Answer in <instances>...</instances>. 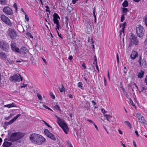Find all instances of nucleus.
<instances>
[{
	"mask_svg": "<svg viewBox=\"0 0 147 147\" xmlns=\"http://www.w3.org/2000/svg\"><path fill=\"white\" fill-rule=\"evenodd\" d=\"M21 114H19L14 117L13 119L11 120L9 122H5V125H10L12 123L15 121L19 117L21 116Z\"/></svg>",
	"mask_w": 147,
	"mask_h": 147,
	"instance_id": "obj_12",
	"label": "nucleus"
},
{
	"mask_svg": "<svg viewBox=\"0 0 147 147\" xmlns=\"http://www.w3.org/2000/svg\"><path fill=\"white\" fill-rule=\"evenodd\" d=\"M124 95L125 96L129 98V95L127 93H126V94H124Z\"/></svg>",
	"mask_w": 147,
	"mask_h": 147,
	"instance_id": "obj_62",
	"label": "nucleus"
},
{
	"mask_svg": "<svg viewBox=\"0 0 147 147\" xmlns=\"http://www.w3.org/2000/svg\"><path fill=\"white\" fill-rule=\"evenodd\" d=\"M121 9L122 10V13L129 11V10L127 8H125L124 7V8L122 7L121 8Z\"/></svg>",
	"mask_w": 147,
	"mask_h": 147,
	"instance_id": "obj_28",
	"label": "nucleus"
},
{
	"mask_svg": "<svg viewBox=\"0 0 147 147\" xmlns=\"http://www.w3.org/2000/svg\"><path fill=\"white\" fill-rule=\"evenodd\" d=\"M141 116H143L141 115L140 113H137L136 114V117L138 119H139V118H141Z\"/></svg>",
	"mask_w": 147,
	"mask_h": 147,
	"instance_id": "obj_31",
	"label": "nucleus"
},
{
	"mask_svg": "<svg viewBox=\"0 0 147 147\" xmlns=\"http://www.w3.org/2000/svg\"><path fill=\"white\" fill-rule=\"evenodd\" d=\"M1 18L2 21L5 23L6 24L10 26L12 25V23L10 20L5 15H3L1 16Z\"/></svg>",
	"mask_w": 147,
	"mask_h": 147,
	"instance_id": "obj_9",
	"label": "nucleus"
},
{
	"mask_svg": "<svg viewBox=\"0 0 147 147\" xmlns=\"http://www.w3.org/2000/svg\"><path fill=\"white\" fill-rule=\"evenodd\" d=\"M144 93L145 94H147V88H146V89L144 90L143 91Z\"/></svg>",
	"mask_w": 147,
	"mask_h": 147,
	"instance_id": "obj_63",
	"label": "nucleus"
},
{
	"mask_svg": "<svg viewBox=\"0 0 147 147\" xmlns=\"http://www.w3.org/2000/svg\"><path fill=\"white\" fill-rule=\"evenodd\" d=\"M25 15V19L27 22H28L29 20V18L28 16L26 14Z\"/></svg>",
	"mask_w": 147,
	"mask_h": 147,
	"instance_id": "obj_43",
	"label": "nucleus"
},
{
	"mask_svg": "<svg viewBox=\"0 0 147 147\" xmlns=\"http://www.w3.org/2000/svg\"><path fill=\"white\" fill-rule=\"evenodd\" d=\"M0 56L1 58L3 59H6V55L3 52H1L0 53Z\"/></svg>",
	"mask_w": 147,
	"mask_h": 147,
	"instance_id": "obj_23",
	"label": "nucleus"
},
{
	"mask_svg": "<svg viewBox=\"0 0 147 147\" xmlns=\"http://www.w3.org/2000/svg\"><path fill=\"white\" fill-rule=\"evenodd\" d=\"M146 89V88H145L144 87H142L141 90H139V91L140 93H141V92H143Z\"/></svg>",
	"mask_w": 147,
	"mask_h": 147,
	"instance_id": "obj_45",
	"label": "nucleus"
},
{
	"mask_svg": "<svg viewBox=\"0 0 147 147\" xmlns=\"http://www.w3.org/2000/svg\"><path fill=\"white\" fill-rule=\"evenodd\" d=\"M53 20L55 24H59V21L58 19H53Z\"/></svg>",
	"mask_w": 147,
	"mask_h": 147,
	"instance_id": "obj_41",
	"label": "nucleus"
},
{
	"mask_svg": "<svg viewBox=\"0 0 147 147\" xmlns=\"http://www.w3.org/2000/svg\"><path fill=\"white\" fill-rule=\"evenodd\" d=\"M122 6L124 8L127 7L128 6V3L126 0H125L122 4Z\"/></svg>",
	"mask_w": 147,
	"mask_h": 147,
	"instance_id": "obj_22",
	"label": "nucleus"
},
{
	"mask_svg": "<svg viewBox=\"0 0 147 147\" xmlns=\"http://www.w3.org/2000/svg\"><path fill=\"white\" fill-rule=\"evenodd\" d=\"M27 86V84H25L24 83H23L22 84V85L21 86V88H25Z\"/></svg>",
	"mask_w": 147,
	"mask_h": 147,
	"instance_id": "obj_50",
	"label": "nucleus"
},
{
	"mask_svg": "<svg viewBox=\"0 0 147 147\" xmlns=\"http://www.w3.org/2000/svg\"><path fill=\"white\" fill-rule=\"evenodd\" d=\"M138 26L136 28V31L137 35L141 38H142L144 33V28L140 24L138 25Z\"/></svg>",
	"mask_w": 147,
	"mask_h": 147,
	"instance_id": "obj_5",
	"label": "nucleus"
},
{
	"mask_svg": "<svg viewBox=\"0 0 147 147\" xmlns=\"http://www.w3.org/2000/svg\"><path fill=\"white\" fill-rule=\"evenodd\" d=\"M49 138L51 139V140L55 141L56 140V138L54 136V135L51 133V134L47 136Z\"/></svg>",
	"mask_w": 147,
	"mask_h": 147,
	"instance_id": "obj_20",
	"label": "nucleus"
},
{
	"mask_svg": "<svg viewBox=\"0 0 147 147\" xmlns=\"http://www.w3.org/2000/svg\"><path fill=\"white\" fill-rule=\"evenodd\" d=\"M54 108L55 110L57 111H61V108L58 105H56L54 106Z\"/></svg>",
	"mask_w": 147,
	"mask_h": 147,
	"instance_id": "obj_25",
	"label": "nucleus"
},
{
	"mask_svg": "<svg viewBox=\"0 0 147 147\" xmlns=\"http://www.w3.org/2000/svg\"><path fill=\"white\" fill-rule=\"evenodd\" d=\"M50 95L51 97L53 99H54L55 98V96L52 93L50 94Z\"/></svg>",
	"mask_w": 147,
	"mask_h": 147,
	"instance_id": "obj_48",
	"label": "nucleus"
},
{
	"mask_svg": "<svg viewBox=\"0 0 147 147\" xmlns=\"http://www.w3.org/2000/svg\"><path fill=\"white\" fill-rule=\"evenodd\" d=\"M135 132L136 134V135L137 137H138L139 134H138V131L137 130H136V131H135Z\"/></svg>",
	"mask_w": 147,
	"mask_h": 147,
	"instance_id": "obj_59",
	"label": "nucleus"
},
{
	"mask_svg": "<svg viewBox=\"0 0 147 147\" xmlns=\"http://www.w3.org/2000/svg\"><path fill=\"white\" fill-rule=\"evenodd\" d=\"M82 67L83 68L82 69H85L86 68L85 65H82Z\"/></svg>",
	"mask_w": 147,
	"mask_h": 147,
	"instance_id": "obj_61",
	"label": "nucleus"
},
{
	"mask_svg": "<svg viewBox=\"0 0 147 147\" xmlns=\"http://www.w3.org/2000/svg\"><path fill=\"white\" fill-rule=\"evenodd\" d=\"M105 116L106 117L107 119L109 121L108 118L111 117V116L109 115H105Z\"/></svg>",
	"mask_w": 147,
	"mask_h": 147,
	"instance_id": "obj_49",
	"label": "nucleus"
},
{
	"mask_svg": "<svg viewBox=\"0 0 147 147\" xmlns=\"http://www.w3.org/2000/svg\"><path fill=\"white\" fill-rule=\"evenodd\" d=\"M66 142L69 147H73L69 141L67 140Z\"/></svg>",
	"mask_w": 147,
	"mask_h": 147,
	"instance_id": "obj_44",
	"label": "nucleus"
},
{
	"mask_svg": "<svg viewBox=\"0 0 147 147\" xmlns=\"http://www.w3.org/2000/svg\"><path fill=\"white\" fill-rule=\"evenodd\" d=\"M7 140V139H5V141L6 140ZM11 143L5 141L3 144V146L4 147H8L11 146Z\"/></svg>",
	"mask_w": 147,
	"mask_h": 147,
	"instance_id": "obj_16",
	"label": "nucleus"
},
{
	"mask_svg": "<svg viewBox=\"0 0 147 147\" xmlns=\"http://www.w3.org/2000/svg\"><path fill=\"white\" fill-rule=\"evenodd\" d=\"M144 43L146 45H147V37L146 38L145 40Z\"/></svg>",
	"mask_w": 147,
	"mask_h": 147,
	"instance_id": "obj_64",
	"label": "nucleus"
},
{
	"mask_svg": "<svg viewBox=\"0 0 147 147\" xmlns=\"http://www.w3.org/2000/svg\"><path fill=\"white\" fill-rule=\"evenodd\" d=\"M142 61V63H141V57H140L138 60V62L139 63H140V64H146L145 59H143Z\"/></svg>",
	"mask_w": 147,
	"mask_h": 147,
	"instance_id": "obj_18",
	"label": "nucleus"
},
{
	"mask_svg": "<svg viewBox=\"0 0 147 147\" xmlns=\"http://www.w3.org/2000/svg\"><path fill=\"white\" fill-rule=\"evenodd\" d=\"M3 12L6 14L11 15L13 13L12 9L8 6L5 7L3 9Z\"/></svg>",
	"mask_w": 147,
	"mask_h": 147,
	"instance_id": "obj_11",
	"label": "nucleus"
},
{
	"mask_svg": "<svg viewBox=\"0 0 147 147\" xmlns=\"http://www.w3.org/2000/svg\"><path fill=\"white\" fill-rule=\"evenodd\" d=\"M61 86V88H59L60 91L61 92H62L63 91L65 92V88L64 87L63 85V84H62Z\"/></svg>",
	"mask_w": 147,
	"mask_h": 147,
	"instance_id": "obj_30",
	"label": "nucleus"
},
{
	"mask_svg": "<svg viewBox=\"0 0 147 147\" xmlns=\"http://www.w3.org/2000/svg\"><path fill=\"white\" fill-rule=\"evenodd\" d=\"M144 74V72L142 71H141L138 73V77L140 78H142L143 77Z\"/></svg>",
	"mask_w": 147,
	"mask_h": 147,
	"instance_id": "obj_24",
	"label": "nucleus"
},
{
	"mask_svg": "<svg viewBox=\"0 0 147 147\" xmlns=\"http://www.w3.org/2000/svg\"><path fill=\"white\" fill-rule=\"evenodd\" d=\"M73 58V56L72 55H69L68 57V59L70 61Z\"/></svg>",
	"mask_w": 147,
	"mask_h": 147,
	"instance_id": "obj_51",
	"label": "nucleus"
},
{
	"mask_svg": "<svg viewBox=\"0 0 147 147\" xmlns=\"http://www.w3.org/2000/svg\"><path fill=\"white\" fill-rule=\"evenodd\" d=\"M53 19H60V17L57 13H54L53 15Z\"/></svg>",
	"mask_w": 147,
	"mask_h": 147,
	"instance_id": "obj_21",
	"label": "nucleus"
},
{
	"mask_svg": "<svg viewBox=\"0 0 147 147\" xmlns=\"http://www.w3.org/2000/svg\"><path fill=\"white\" fill-rule=\"evenodd\" d=\"M139 121L141 123L146 124L147 125V124L146 123V121L144 117L143 116H141V117L140 118H139V119H138Z\"/></svg>",
	"mask_w": 147,
	"mask_h": 147,
	"instance_id": "obj_17",
	"label": "nucleus"
},
{
	"mask_svg": "<svg viewBox=\"0 0 147 147\" xmlns=\"http://www.w3.org/2000/svg\"><path fill=\"white\" fill-rule=\"evenodd\" d=\"M123 71L125 74L127 72V70L126 69V68L125 67H124L123 69Z\"/></svg>",
	"mask_w": 147,
	"mask_h": 147,
	"instance_id": "obj_52",
	"label": "nucleus"
},
{
	"mask_svg": "<svg viewBox=\"0 0 147 147\" xmlns=\"http://www.w3.org/2000/svg\"><path fill=\"white\" fill-rule=\"evenodd\" d=\"M129 102L133 106H135L134 103L133 102V101L130 98H129Z\"/></svg>",
	"mask_w": 147,
	"mask_h": 147,
	"instance_id": "obj_38",
	"label": "nucleus"
},
{
	"mask_svg": "<svg viewBox=\"0 0 147 147\" xmlns=\"http://www.w3.org/2000/svg\"><path fill=\"white\" fill-rule=\"evenodd\" d=\"M42 107L43 108H44L45 109H47L49 110H50L51 111H52V110L51 109H50V108L48 106H47L45 105H43L42 106Z\"/></svg>",
	"mask_w": 147,
	"mask_h": 147,
	"instance_id": "obj_37",
	"label": "nucleus"
},
{
	"mask_svg": "<svg viewBox=\"0 0 147 147\" xmlns=\"http://www.w3.org/2000/svg\"><path fill=\"white\" fill-rule=\"evenodd\" d=\"M127 26V23L126 22H124L122 24H121L120 25V27H122V28H125V27Z\"/></svg>",
	"mask_w": 147,
	"mask_h": 147,
	"instance_id": "obj_32",
	"label": "nucleus"
},
{
	"mask_svg": "<svg viewBox=\"0 0 147 147\" xmlns=\"http://www.w3.org/2000/svg\"><path fill=\"white\" fill-rule=\"evenodd\" d=\"M9 35L10 37L12 39H15L16 36V33L14 30L10 28L8 30Z\"/></svg>",
	"mask_w": 147,
	"mask_h": 147,
	"instance_id": "obj_10",
	"label": "nucleus"
},
{
	"mask_svg": "<svg viewBox=\"0 0 147 147\" xmlns=\"http://www.w3.org/2000/svg\"><path fill=\"white\" fill-rule=\"evenodd\" d=\"M104 85L105 86L107 84V81L106 79L105 78H104Z\"/></svg>",
	"mask_w": 147,
	"mask_h": 147,
	"instance_id": "obj_57",
	"label": "nucleus"
},
{
	"mask_svg": "<svg viewBox=\"0 0 147 147\" xmlns=\"http://www.w3.org/2000/svg\"><path fill=\"white\" fill-rule=\"evenodd\" d=\"M144 23L145 24L147 27V18H146L144 19Z\"/></svg>",
	"mask_w": 147,
	"mask_h": 147,
	"instance_id": "obj_53",
	"label": "nucleus"
},
{
	"mask_svg": "<svg viewBox=\"0 0 147 147\" xmlns=\"http://www.w3.org/2000/svg\"><path fill=\"white\" fill-rule=\"evenodd\" d=\"M131 34L129 38V42L128 45V48L132 47L133 45H137L139 44V40L136 36L132 33H131Z\"/></svg>",
	"mask_w": 147,
	"mask_h": 147,
	"instance_id": "obj_3",
	"label": "nucleus"
},
{
	"mask_svg": "<svg viewBox=\"0 0 147 147\" xmlns=\"http://www.w3.org/2000/svg\"><path fill=\"white\" fill-rule=\"evenodd\" d=\"M37 95L38 99L40 100H42V96L40 95V94L39 93H37Z\"/></svg>",
	"mask_w": 147,
	"mask_h": 147,
	"instance_id": "obj_42",
	"label": "nucleus"
},
{
	"mask_svg": "<svg viewBox=\"0 0 147 147\" xmlns=\"http://www.w3.org/2000/svg\"><path fill=\"white\" fill-rule=\"evenodd\" d=\"M65 24L67 26L68 25V23L69 18H68V17L67 16H66L65 17Z\"/></svg>",
	"mask_w": 147,
	"mask_h": 147,
	"instance_id": "obj_33",
	"label": "nucleus"
},
{
	"mask_svg": "<svg viewBox=\"0 0 147 147\" xmlns=\"http://www.w3.org/2000/svg\"><path fill=\"white\" fill-rule=\"evenodd\" d=\"M121 88H122L123 92V93L125 94L127 93V92L125 91V88L123 87V86H121Z\"/></svg>",
	"mask_w": 147,
	"mask_h": 147,
	"instance_id": "obj_46",
	"label": "nucleus"
},
{
	"mask_svg": "<svg viewBox=\"0 0 147 147\" xmlns=\"http://www.w3.org/2000/svg\"><path fill=\"white\" fill-rule=\"evenodd\" d=\"M26 35L30 37V38H33V36L29 32H27L26 33Z\"/></svg>",
	"mask_w": 147,
	"mask_h": 147,
	"instance_id": "obj_39",
	"label": "nucleus"
},
{
	"mask_svg": "<svg viewBox=\"0 0 147 147\" xmlns=\"http://www.w3.org/2000/svg\"><path fill=\"white\" fill-rule=\"evenodd\" d=\"M13 7L15 9L16 12H17L18 9L17 4L16 3H14L13 5Z\"/></svg>",
	"mask_w": 147,
	"mask_h": 147,
	"instance_id": "obj_40",
	"label": "nucleus"
},
{
	"mask_svg": "<svg viewBox=\"0 0 147 147\" xmlns=\"http://www.w3.org/2000/svg\"><path fill=\"white\" fill-rule=\"evenodd\" d=\"M96 11V7L95 6L93 8V16L94 18H96V16L95 14V12Z\"/></svg>",
	"mask_w": 147,
	"mask_h": 147,
	"instance_id": "obj_35",
	"label": "nucleus"
},
{
	"mask_svg": "<svg viewBox=\"0 0 147 147\" xmlns=\"http://www.w3.org/2000/svg\"><path fill=\"white\" fill-rule=\"evenodd\" d=\"M94 61L93 63L94 64H97V59L96 55L94 56Z\"/></svg>",
	"mask_w": 147,
	"mask_h": 147,
	"instance_id": "obj_34",
	"label": "nucleus"
},
{
	"mask_svg": "<svg viewBox=\"0 0 147 147\" xmlns=\"http://www.w3.org/2000/svg\"><path fill=\"white\" fill-rule=\"evenodd\" d=\"M79 0H72V3L73 4H76L77 1H78Z\"/></svg>",
	"mask_w": 147,
	"mask_h": 147,
	"instance_id": "obj_55",
	"label": "nucleus"
},
{
	"mask_svg": "<svg viewBox=\"0 0 147 147\" xmlns=\"http://www.w3.org/2000/svg\"><path fill=\"white\" fill-rule=\"evenodd\" d=\"M87 121L90 122V123H93V124H94V122L91 120H90V119H87Z\"/></svg>",
	"mask_w": 147,
	"mask_h": 147,
	"instance_id": "obj_60",
	"label": "nucleus"
},
{
	"mask_svg": "<svg viewBox=\"0 0 147 147\" xmlns=\"http://www.w3.org/2000/svg\"><path fill=\"white\" fill-rule=\"evenodd\" d=\"M101 111L103 113H106V111L104 109H102L101 110Z\"/></svg>",
	"mask_w": 147,
	"mask_h": 147,
	"instance_id": "obj_58",
	"label": "nucleus"
},
{
	"mask_svg": "<svg viewBox=\"0 0 147 147\" xmlns=\"http://www.w3.org/2000/svg\"><path fill=\"white\" fill-rule=\"evenodd\" d=\"M55 117L57 119V124L62 128L66 134H68L69 129L67 125L65 123L63 120L58 117L57 115H56Z\"/></svg>",
	"mask_w": 147,
	"mask_h": 147,
	"instance_id": "obj_2",
	"label": "nucleus"
},
{
	"mask_svg": "<svg viewBox=\"0 0 147 147\" xmlns=\"http://www.w3.org/2000/svg\"><path fill=\"white\" fill-rule=\"evenodd\" d=\"M42 59L43 60V61L46 64H47V63L46 61L45 58H44L42 57Z\"/></svg>",
	"mask_w": 147,
	"mask_h": 147,
	"instance_id": "obj_54",
	"label": "nucleus"
},
{
	"mask_svg": "<svg viewBox=\"0 0 147 147\" xmlns=\"http://www.w3.org/2000/svg\"><path fill=\"white\" fill-rule=\"evenodd\" d=\"M11 47L12 51L16 52L19 53L20 52L19 48L18 47H16L14 44H11Z\"/></svg>",
	"mask_w": 147,
	"mask_h": 147,
	"instance_id": "obj_13",
	"label": "nucleus"
},
{
	"mask_svg": "<svg viewBox=\"0 0 147 147\" xmlns=\"http://www.w3.org/2000/svg\"><path fill=\"white\" fill-rule=\"evenodd\" d=\"M22 78L21 76L20 75L14 74L11 76L10 78V80L12 82H19L22 80Z\"/></svg>",
	"mask_w": 147,
	"mask_h": 147,
	"instance_id": "obj_7",
	"label": "nucleus"
},
{
	"mask_svg": "<svg viewBox=\"0 0 147 147\" xmlns=\"http://www.w3.org/2000/svg\"><path fill=\"white\" fill-rule=\"evenodd\" d=\"M0 49L5 51L7 52L9 49L8 44L4 41H0Z\"/></svg>",
	"mask_w": 147,
	"mask_h": 147,
	"instance_id": "obj_6",
	"label": "nucleus"
},
{
	"mask_svg": "<svg viewBox=\"0 0 147 147\" xmlns=\"http://www.w3.org/2000/svg\"><path fill=\"white\" fill-rule=\"evenodd\" d=\"M125 19L124 14H122L121 18V22H123Z\"/></svg>",
	"mask_w": 147,
	"mask_h": 147,
	"instance_id": "obj_36",
	"label": "nucleus"
},
{
	"mask_svg": "<svg viewBox=\"0 0 147 147\" xmlns=\"http://www.w3.org/2000/svg\"><path fill=\"white\" fill-rule=\"evenodd\" d=\"M4 106L5 107H7L8 108H10L11 107H17L15 105V104L14 103H12L11 104H9L5 105Z\"/></svg>",
	"mask_w": 147,
	"mask_h": 147,
	"instance_id": "obj_19",
	"label": "nucleus"
},
{
	"mask_svg": "<svg viewBox=\"0 0 147 147\" xmlns=\"http://www.w3.org/2000/svg\"><path fill=\"white\" fill-rule=\"evenodd\" d=\"M27 51L26 48L25 47H22L20 48L19 53L25 54Z\"/></svg>",
	"mask_w": 147,
	"mask_h": 147,
	"instance_id": "obj_15",
	"label": "nucleus"
},
{
	"mask_svg": "<svg viewBox=\"0 0 147 147\" xmlns=\"http://www.w3.org/2000/svg\"><path fill=\"white\" fill-rule=\"evenodd\" d=\"M124 123L125 124H127L128 126L129 127L130 129L131 128V125L130 123L128 121H125Z\"/></svg>",
	"mask_w": 147,
	"mask_h": 147,
	"instance_id": "obj_29",
	"label": "nucleus"
},
{
	"mask_svg": "<svg viewBox=\"0 0 147 147\" xmlns=\"http://www.w3.org/2000/svg\"><path fill=\"white\" fill-rule=\"evenodd\" d=\"M44 133L45 134L47 137L48 135L51 134V133L47 129H46L44 130Z\"/></svg>",
	"mask_w": 147,
	"mask_h": 147,
	"instance_id": "obj_26",
	"label": "nucleus"
},
{
	"mask_svg": "<svg viewBox=\"0 0 147 147\" xmlns=\"http://www.w3.org/2000/svg\"><path fill=\"white\" fill-rule=\"evenodd\" d=\"M83 86V85L82 83V82H79L78 84V87H79L82 90H84V88Z\"/></svg>",
	"mask_w": 147,
	"mask_h": 147,
	"instance_id": "obj_27",
	"label": "nucleus"
},
{
	"mask_svg": "<svg viewBox=\"0 0 147 147\" xmlns=\"http://www.w3.org/2000/svg\"><path fill=\"white\" fill-rule=\"evenodd\" d=\"M138 53L135 51H132L130 57L132 59H135L137 56Z\"/></svg>",
	"mask_w": 147,
	"mask_h": 147,
	"instance_id": "obj_14",
	"label": "nucleus"
},
{
	"mask_svg": "<svg viewBox=\"0 0 147 147\" xmlns=\"http://www.w3.org/2000/svg\"><path fill=\"white\" fill-rule=\"evenodd\" d=\"M84 25L86 26V30L88 32H89L91 27V22L90 20L88 18H84L83 21Z\"/></svg>",
	"mask_w": 147,
	"mask_h": 147,
	"instance_id": "obj_8",
	"label": "nucleus"
},
{
	"mask_svg": "<svg viewBox=\"0 0 147 147\" xmlns=\"http://www.w3.org/2000/svg\"><path fill=\"white\" fill-rule=\"evenodd\" d=\"M44 139L41 136L38 134H32L30 135V140L34 144H39L43 142V139Z\"/></svg>",
	"mask_w": 147,
	"mask_h": 147,
	"instance_id": "obj_1",
	"label": "nucleus"
},
{
	"mask_svg": "<svg viewBox=\"0 0 147 147\" xmlns=\"http://www.w3.org/2000/svg\"><path fill=\"white\" fill-rule=\"evenodd\" d=\"M42 121L48 127H50L51 128H52V127H51V126L50 125H49V124L48 123H46L45 121H44V120H42Z\"/></svg>",
	"mask_w": 147,
	"mask_h": 147,
	"instance_id": "obj_47",
	"label": "nucleus"
},
{
	"mask_svg": "<svg viewBox=\"0 0 147 147\" xmlns=\"http://www.w3.org/2000/svg\"><path fill=\"white\" fill-rule=\"evenodd\" d=\"M24 136V134L23 133L18 132H14L11 135L10 140L12 142L16 141L22 138Z\"/></svg>",
	"mask_w": 147,
	"mask_h": 147,
	"instance_id": "obj_4",
	"label": "nucleus"
},
{
	"mask_svg": "<svg viewBox=\"0 0 147 147\" xmlns=\"http://www.w3.org/2000/svg\"><path fill=\"white\" fill-rule=\"evenodd\" d=\"M133 145L134 146V147H137L136 145V142H135V141H134V140H133Z\"/></svg>",
	"mask_w": 147,
	"mask_h": 147,
	"instance_id": "obj_56",
	"label": "nucleus"
}]
</instances>
